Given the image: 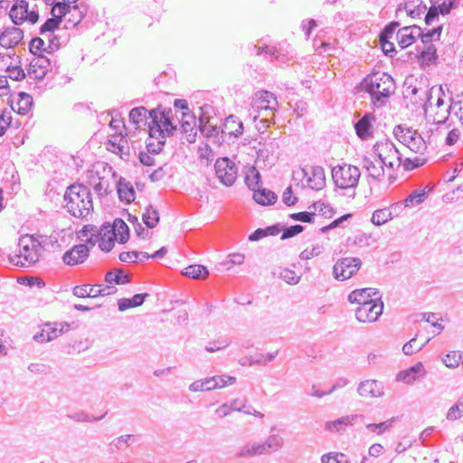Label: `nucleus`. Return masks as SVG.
I'll return each instance as SVG.
<instances>
[{"mask_svg": "<svg viewBox=\"0 0 463 463\" xmlns=\"http://www.w3.org/2000/svg\"><path fill=\"white\" fill-rule=\"evenodd\" d=\"M307 185L314 190H321L326 184L325 171L322 166H313L306 174Z\"/></svg>", "mask_w": 463, "mask_h": 463, "instance_id": "27", "label": "nucleus"}, {"mask_svg": "<svg viewBox=\"0 0 463 463\" xmlns=\"http://www.w3.org/2000/svg\"><path fill=\"white\" fill-rule=\"evenodd\" d=\"M171 117L168 113L162 111H153L152 120L149 123V140L148 147L156 152L160 150L165 144V137L170 136L175 130Z\"/></svg>", "mask_w": 463, "mask_h": 463, "instance_id": "7", "label": "nucleus"}, {"mask_svg": "<svg viewBox=\"0 0 463 463\" xmlns=\"http://www.w3.org/2000/svg\"><path fill=\"white\" fill-rule=\"evenodd\" d=\"M42 252L41 242L32 235H24L20 238L16 249L10 254V260L15 266H32L40 260Z\"/></svg>", "mask_w": 463, "mask_h": 463, "instance_id": "6", "label": "nucleus"}, {"mask_svg": "<svg viewBox=\"0 0 463 463\" xmlns=\"http://www.w3.org/2000/svg\"><path fill=\"white\" fill-rule=\"evenodd\" d=\"M450 119H456L463 127V95L458 96L450 107Z\"/></svg>", "mask_w": 463, "mask_h": 463, "instance_id": "45", "label": "nucleus"}, {"mask_svg": "<svg viewBox=\"0 0 463 463\" xmlns=\"http://www.w3.org/2000/svg\"><path fill=\"white\" fill-rule=\"evenodd\" d=\"M353 216L352 213H345L340 217L332 219L327 224L323 225L320 229V231L325 233L327 232L329 230L335 229L338 226H340L345 221H347Z\"/></svg>", "mask_w": 463, "mask_h": 463, "instance_id": "55", "label": "nucleus"}, {"mask_svg": "<svg viewBox=\"0 0 463 463\" xmlns=\"http://www.w3.org/2000/svg\"><path fill=\"white\" fill-rule=\"evenodd\" d=\"M458 3L459 0H449V3L444 2L441 5L430 6L425 16L426 23L430 24L439 14L443 15L448 14Z\"/></svg>", "mask_w": 463, "mask_h": 463, "instance_id": "29", "label": "nucleus"}, {"mask_svg": "<svg viewBox=\"0 0 463 463\" xmlns=\"http://www.w3.org/2000/svg\"><path fill=\"white\" fill-rule=\"evenodd\" d=\"M61 21L57 18L52 16V18L48 19L40 28V33L42 34L45 33H52L56 29H58L59 25L61 24Z\"/></svg>", "mask_w": 463, "mask_h": 463, "instance_id": "61", "label": "nucleus"}, {"mask_svg": "<svg viewBox=\"0 0 463 463\" xmlns=\"http://www.w3.org/2000/svg\"><path fill=\"white\" fill-rule=\"evenodd\" d=\"M462 359V354L458 351H451L446 354L443 359L444 364L449 368H457Z\"/></svg>", "mask_w": 463, "mask_h": 463, "instance_id": "51", "label": "nucleus"}, {"mask_svg": "<svg viewBox=\"0 0 463 463\" xmlns=\"http://www.w3.org/2000/svg\"><path fill=\"white\" fill-rule=\"evenodd\" d=\"M105 280L114 281L116 285H124L129 281L128 276L121 270L107 272L105 275Z\"/></svg>", "mask_w": 463, "mask_h": 463, "instance_id": "49", "label": "nucleus"}, {"mask_svg": "<svg viewBox=\"0 0 463 463\" xmlns=\"http://www.w3.org/2000/svg\"><path fill=\"white\" fill-rule=\"evenodd\" d=\"M310 211L299 212L290 214V218L294 221H298L307 223H315V217L313 209Z\"/></svg>", "mask_w": 463, "mask_h": 463, "instance_id": "59", "label": "nucleus"}, {"mask_svg": "<svg viewBox=\"0 0 463 463\" xmlns=\"http://www.w3.org/2000/svg\"><path fill=\"white\" fill-rule=\"evenodd\" d=\"M213 389H221L228 385L233 384L236 381L235 377L230 375H216L211 377Z\"/></svg>", "mask_w": 463, "mask_h": 463, "instance_id": "48", "label": "nucleus"}, {"mask_svg": "<svg viewBox=\"0 0 463 463\" xmlns=\"http://www.w3.org/2000/svg\"><path fill=\"white\" fill-rule=\"evenodd\" d=\"M80 233L86 241L98 243L104 251H110L115 242L125 243L129 238L128 227L121 219H116L112 224H104L98 232L94 226L85 225Z\"/></svg>", "mask_w": 463, "mask_h": 463, "instance_id": "2", "label": "nucleus"}, {"mask_svg": "<svg viewBox=\"0 0 463 463\" xmlns=\"http://www.w3.org/2000/svg\"><path fill=\"white\" fill-rule=\"evenodd\" d=\"M349 424L347 418H342L336 420L328 421L326 423V429L330 432H339L343 430Z\"/></svg>", "mask_w": 463, "mask_h": 463, "instance_id": "57", "label": "nucleus"}, {"mask_svg": "<svg viewBox=\"0 0 463 463\" xmlns=\"http://www.w3.org/2000/svg\"><path fill=\"white\" fill-rule=\"evenodd\" d=\"M440 27L435 28L421 35L422 46H417L419 58L422 63H429L436 60V48L432 42L439 41L440 37Z\"/></svg>", "mask_w": 463, "mask_h": 463, "instance_id": "15", "label": "nucleus"}, {"mask_svg": "<svg viewBox=\"0 0 463 463\" xmlns=\"http://www.w3.org/2000/svg\"><path fill=\"white\" fill-rule=\"evenodd\" d=\"M129 119L135 125H138L146 119V109L144 108H136L129 112Z\"/></svg>", "mask_w": 463, "mask_h": 463, "instance_id": "62", "label": "nucleus"}, {"mask_svg": "<svg viewBox=\"0 0 463 463\" xmlns=\"http://www.w3.org/2000/svg\"><path fill=\"white\" fill-rule=\"evenodd\" d=\"M283 439L278 434L268 437L263 442H254L245 445L238 453L239 457H255L268 453L269 451H278L283 446Z\"/></svg>", "mask_w": 463, "mask_h": 463, "instance_id": "12", "label": "nucleus"}, {"mask_svg": "<svg viewBox=\"0 0 463 463\" xmlns=\"http://www.w3.org/2000/svg\"><path fill=\"white\" fill-rule=\"evenodd\" d=\"M320 254H321V247L320 246L309 245L301 251L299 258L302 260H309L317 258Z\"/></svg>", "mask_w": 463, "mask_h": 463, "instance_id": "52", "label": "nucleus"}, {"mask_svg": "<svg viewBox=\"0 0 463 463\" xmlns=\"http://www.w3.org/2000/svg\"><path fill=\"white\" fill-rule=\"evenodd\" d=\"M143 222L146 227L154 228L159 222L158 212L152 206L147 207L143 213Z\"/></svg>", "mask_w": 463, "mask_h": 463, "instance_id": "46", "label": "nucleus"}, {"mask_svg": "<svg viewBox=\"0 0 463 463\" xmlns=\"http://www.w3.org/2000/svg\"><path fill=\"white\" fill-rule=\"evenodd\" d=\"M114 178L112 167L105 162H96L87 170L86 179L99 194H107Z\"/></svg>", "mask_w": 463, "mask_h": 463, "instance_id": "9", "label": "nucleus"}, {"mask_svg": "<svg viewBox=\"0 0 463 463\" xmlns=\"http://www.w3.org/2000/svg\"><path fill=\"white\" fill-rule=\"evenodd\" d=\"M392 219V213L391 208L385 207L375 210L371 218V222L376 225L381 226Z\"/></svg>", "mask_w": 463, "mask_h": 463, "instance_id": "42", "label": "nucleus"}, {"mask_svg": "<svg viewBox=\"0 0 463 463\" xmlns=\"http://www.w3.org/2000/svg\"><path fill=\"white\" fill-rule=\"evenodd\" d=\"M9 17L16 25L34 24L39 20L37 11L26 0H16L9 11Z\"/></svg>", "mask_w": 463, "mask_h": 463, "instance_id": "13", "label": "nucleus"}, {"mask_svg": "<svg viewBox=\"0 0 463 463\" xmlns=\"http://www.w3.org/2000/svg\"><path fill=\"white\" fill-rule=\"evenodd\" d=\"M24 38L22 29L13 26L5 28L0 34V44L5 48H13L18 45Z\"/></svg>", "mask_w": 463, "mask_h": 463, "instance_id": "23", "label": "nucleus"}, {"mask_svg": "<svg viewBox=\"0 0 463 463\" xmlns=\"http://www.w3.org/2000/svg\"><path fill=\"white\" fill-rule=\"evenodd\" d=\"M89 256V249L84 244L73 246L63 255V261L70 266L82 263Z\"/></svg>", "mask_w": 463, "mask_h": 463, "instance_id": "24", "label": "nucleus"}, {"mask_svg": "<svg viewBox=\"0 0 463 463\" xmlns=\"http://www.w3.org/2000/svg\"><path fill=\"white\" fill-rule=\"evenodd\" d=\"M453 120L449 119L448 121L438 125L435 128H430L432 132H436L439 137H445L446 144L452 146L458 142L461 136V132L455 127H452Z\"/></svg>", "mask_w": 463, "mask_h": 463, "instance_id": "19", "label": "nucleus"}, {"mask_svg": "<svg viewBox=\"0 0 463 463\" xmlns=\"http://www.w3.org/2000/svg\"><path fill=\"white\" fill-rule=\"evenodd\" d=\"M435 318L434 315H422V320H424L427 324L424 325L422 330L419 331L417 334L420 335L419 339H420L421 336H425L428 335H430L431 337L435 335L436 334H439L441 330L440 325L437 324L433 319Z\"/></svg>", "mask_w": 463, "mask_h": 463, "instance_id": "37", "label": "nucleus"}, {"mask_svg": "<svg viewBox=\"0 0 463 463\" xmlns=\"http://www.w3.org/2000/svg\"><path fill=\"white\" fill-rule=\"evenodd\" d=\"M253 198L261 205H271L276 203L277 195L270 190L265 188L254 189Z\"/></svg>", "mask_w": 463, "mask_h": 463, "instance_id": "36", "label": "nucleus"}, {"mask_svg": "<svg viewBox=\"0 0 463 463\" xmlns=\"http://www.w3.org/2000/svg\"><path fill=\"white\" fill-rule=\"evenodd\" d=\"M49 5H52V16L57 18L61 22L62 18H65L66 15H68L72 9V6L71 5V3H68L66 1L62 2H54L53 0H46Z\"/></svg>", "mask_w": 463, "mask_h": 463, "instance_id": "34", "label": "nucleus"}, {"mask_svg": "<svg viewBox=\"0 0 463 463\" xmlns=\"http://www.w3.org/2000/svg\"><path fill=\"white\" fill-rule=\"evenodd\" d=\"M245 184L252 191L256 189L260 181V175L253 165H248L244 168Z\"/></svg>", "mask_w": 463, "mask_h": 463, "instance_id": "41", "label": "nucleus"}, {"mask_svg": "<svg viewBox=\"0 0 463 463\" xmlns=\"http://www.w3.org/2000/svg\"><path fill=\"white\" fill-rule=\"evenodd\" d=\"M374 119L373 117L370 115L364 116L358 122L355 124V131L357 136L362 139H367L373 135V127L372 121Z\"/></svg>", "mask_w": 463, "mask_h": 463, "instance_id": "32", "label": "nucleus"}, {"mask_svg": "<svg viewBox=\"0 0 463 463\" xmlns=\"http://www.w3.org/2000/svg\"><path fill=\"white\" fill-rule=\"evenodd\" d=\"M118 194L119 199L127 203H130L135 201L136 192L133 185L123 178L118 181Z\"/></svg>", "mask_w": 463, "mask_h": 463, "instance_id": "31", "label": "nucleus"}, {"mask_svg": "<svg viewBox=\"0 0 463 463\" xmlns=\"http://www.w3.org/2000/svg\"><path fill=\"white\" fill-rule=\"evenodd\" d=\"M277 108L276 96L268 90H260L252 97L250 116L254 122L260 121L266 127L273 119Z\"/></svg>", "mask_w": 463, "mask_h": 463, "instance_id": "5", "label": "nucleus"}, {"mask_svg": "<svg viewBox=\"0 0 463 463\" xmlns=\"http://www.w3.org/2000/svg\"><path fill=\"white\" fill-rule=\"evenodd\" d=\"M309 209H313L315 223L317 222L321 225L327 224L334 219L336 213L333 206L321 201L315 202Z\"/></svg>", "mask_w": 463, "mask_h": 463, "instance_id": "20", "label": "nucleus"}, {"mask_svg": "<svg viewBox=\"0 0 463 463\" xmlns=\"http://www.w3.org/2000/svg\"><path fill=\"white\" fill-rule=\"evenodd\" d=\"M402 156L395 145L387 138L377 140L372 151L364 158V168L369 177L392 183L393 172L402 165Z\"/></svg>", "mask_w": 463, "mask_h": 463, "instance_id": "1", "label": "nucleus"}, {"mask_svg": "<svg viewBox=\"0 0 463 463\" xmlns=\"http://www.w3.org/2000/svg\"><path fill=\"white\" fill-rule=\"evenodd\" d=\"M419 337L420 335L417 334L415 337L403 345L402 350L406 354H412L418 352L431 339L430 335L421 336L420 339Z\"/></svg>", "mask_w": 463, "mask_h": 463, "instance_id": "35", "label": "nucleus"}, {"mask_svg": "<svg viewBox=\"0 0 463 463\" xmlns=\"http://www.w3.org/2000/svg\"><path fill=\"white\" fill-rule=\"evenodd\" d=\"M320 460L321 463H348L345 456L343 453L337 452L324 454Z\"/></svg>", "mask_w": 463, "mask_h": 463, "instance_id": "54", "label": "nucleus"}, {"mask_svg": "<svg viewBox=\"0 0 463 463\" xmlns=\"http://www.w3.org/2000/svg\"><path fill=\"white\" fill-rule=\"evenodd\" d=\"M190 389L194 392H205V391L213 390L211 377L198 380V381L193 383L190 386Z\"/></svg>", "mask_w": 463, "mask_h": 463, "instance_id": "58", "label": "nucleus"}, {"mask_svg": "<svg viewBox=\"0 0 463 463\" xmlns=\"http://www.w3.org/2000/svg\"><path fill=\"white\" fill-rule=\"evenodd\" d=\"M398 26V23H392L380 35L382 50L385 54H392L395 51L394 44L391 40L394 38V30Z\"/></svg>", "mask_w": 463, "mask_h": 463, "instance_id": "28", "label": "nucleus"}, {"mask_svg": "<svg viewBox=\"0 0 463 463\" xmlns=\"http://www.w3.org/2000/svg\"><path fill=\"white\" fill-rule=\"evenodd\" d=\"M97 296L99 297H109L115 295L118 289L114 286H106L105 284H96Z\"/></svg>", "mask_w": 463, "mask_h": 463, "instance_id": "63", "label": "nucleus"}, {"mask_svg": "<svg viewBox=\"0 0 463 463\" xmlns=\"http://www.w3.org/2000/svg\"><path fill=\"white\" fill-rule=\"evenodd\" d=\"M383 310V302L381 299H375L367 305L358 307L355 310V317L360 323H373L382 315Z\"/></svg>", "mask_w": 463, "mask_h": 463, "instance_id": "16", "label": "nucleus"}, {"mask_svg": "<svg viewBox=\"0 0 463 463\" xmlns=\"http://www.w3.org/2000/svg\"><path fill=\"white\" fill-rule=\"evenodd\" d=\"M393 135L409 153L414 155L404 159L402 166L405 170H413L425 164L427 143L420 133L410 128L397 126L393 129Z\"/></svg>", "mask_w": 463, "mask_h": 463, "instance_id": "3", "label": "nucleus"}, {"mask_svg": "<svg viewBox=\"0 0 463 463\" xmlns=\"http://www.w3.org/2000/svg\"><path fill=\"white\" fill-rule=\"evenodd\" d=\"M332 178L340 189H349L356 186L360 179V170L357 166L343 164L332 169Z\"/></svg>", "mask_w": 463, "mask_h": 463, "instance_id": "11", "label": "nucleus"}, {"mask_svg": "<svg viewBox=\"0 0 463 463\" xmlns=\"http://www.w3.org/2000/svg\"><path fill=\"white\" fill-rule=\"evenodd\" d=\"M278 54L279 50L275 46L265 45L257 48V55L264 61H272L273 59H277Z\"/></svg>", "mask_w": 463, "mask_h": 463, "instance_id": "47", "label": "nucleus"}, {"mask_svg": "<svg viewBox=\"0 0 463 463\" xmlns=\"http://www.w3.org/2000/svg\"><path fill=\"white\" fill-rule=\"evenodd\" d=\"M361 267L362 260L359 258H340L333 266V276L337 280L345 281L355 275Z\"/></svg>", "mask_w": 463, "mask_h": 463, "instance_id": "14", "label": "nucleus"}, {"mask_svg": "<svg viewBox=\"0 0 463 463\" xmlns=\"http://www.w3.org/2000/svg\"><path fill=\"white\" fill-rule=\"evenodd\" d=\"M70 329L71 326L66 323H47L41 327L33 338L40 343L49 342L58 338Z\"/></svg>", "mask_w": 463, "mask_h": 463, "instance_id": "18", "label": "nucleus"}, {"mask_svg": "<svg viewBox=\"0 0 463 463\" xmlns=\"http://www.w3.org/2000/svg\"><path fill=\"white\" fill-rule=\"evenodd\" d=\"M64 207L72 216L84 218L93 211L90 189L80 184L70 185L64 194Z\"/></svg>", "mask_w": 463, "mask_h": 463, "instance_id": "4", "label": "nucleus"}, {"mask_svg": "<svg viewBox=\"0 0 463 463\" xmlns=\"http://www.w3.org/2000/svg\"><path fill=\"white\" fill-rule=\"evenodd\" d=\"M425 372L423 369V365L420 363H418L416 365L411 367L408 370L401 372L398 374V378L400 380L404 381L406 383H412L414 381L421 378L424 375Z\"/></svg>", "mask_w": 463, "mask_h": 463, "instance_id": "33", "label": "nucleus"}, {"mask_svg": "<svg viewBox=\"0 0 463 463\" xmlns=\"http://www.w3.org/2000/svg\"><path fill=\"white\" fill-rule=\"evenodd\" d=\"M358 393L363 398L373 399L383 394V387L376 380H366L359 385Z\"/></svg>", "mask_w": 463, "mask_h": 463, "instance_id": "25", "label": "nucleus"}, {"mask_svg": "<svg viewBox=\"0 0 463 463\" xmlns=\"http://www.w3.org/2000/svg\"><path fill=\"white\" fill-rule=\"evenodd\" d=\"M12 111L4 109L0 113V137L4 136L11 126Z\"/></svg>", "mask_w": 463, "mask_h": 463, "instance_id": "56", "label": "nucleus"}, {"mask_svg": "<svg viewBox=\"0 0 463 463\" xmlns=\"http://www.w3.org/2000/svg\"><path fill=\"white\" fill-rule=\"evenodd\" d=\"M381 299L379 292L373 288H364L354 289L348 295V300L352 304H356L358 307L367 305L371 301Z\"/></svg>", "mask_w": 463, "mask_h": 463, "instance_id": "21", "label": "nucleus"}, {"mask_svg": "<svg viewBox=\"0 0 463 463\" xmlns=\"http://www.w3.org/2000/svg\"><path fill=\"white\" fill-rule=\"evenodd\" d=\"M191 119L192 123L185 121L181 126L183 133L182 138L188 143L194 142L197 134L194 118H191Z\"/></svg>", "mask_w": 463, "mask_h": 463, "instance_id": "43", "label": "nucleus"}, {"mask_svg": "<svg viewBox=\"0 0 463 463\" xmlns=\"http://www.w3.org/2000/svg\"><path fill=\"white\" fill-rule=\"evenodd\" d=\"M183 274L194 279H206L209 276V270L206 267L200 264H193L184 268Z\"/></svg>", "mask_w": 463, "mask_h": 463, "instance_id": "38", "label": "nucleus"}, {"mask_svg": "<svg viewBox=\"0 0 463 463\" xmlns=\"http://www.w3.org/2000/svg\"><path fill=\"white\" fill-rule=\"evenodd\" d=\"M393 421H394V420L391 419V420L383 421L381 423H370V424H367L366 428L371 432L380 435V434L385 432L387 430H389L392 427Z\"/></svg>", "mask_w": 463, "mask_h": 463, "instance_id": "53", "label": "nucleus"}, {"mask_svg": "<svg viewBox=\"0 0 463 463\" xmlns=\"http://www.w3.org/2000/svg\"><path fill=\"white\" fill-rule=\"evenodd\" d=\"M272 358L271 355L266 354L263 349L256 348L250 351V364H264L270 361Z\"/></svg>", "mask_w": 463, "mask_h": 463, "instance_id": "50", "label": "nucleus"}, {"mask_svg": "<svg viewBox=\"0 0 463 463\" xmlns=\"http://www.w3.org/2000/svg\"><path fill=\"white\" fill-rule=\"evenodd\" d=\"M444 93L441 90L431 91L424 106L426 120L433 126L448 121V104L444 100Z\"/></svg>", "mask_w": 463, "mask_h": 463, "instance_id": "10", "label": "nucleus"}, {"mask_svg": "<svg viewBox=\"0 0 463 463\" xmlns=\"http://www.w3.org/2000/svg\"><path fill=\"white\" fill-rule=\"evenodd\" d=\"M45 43L43 39L37 37L33 38L29 45L30 52L38 56H42L43 52L45 51Z\"/></svg>", "mask_w": 463, "mask_h": 463, "instance_id": "60", "label": "nucleus"}, {"mask_svg": "<svg viewBox=\"0 0 463 463\" xmlns=\"http://www.w3.org/2000/svg\"><path fill=\"white\" fill-rule=\"evenodd\" d=\"M427 194L426 189L416 190L404 199L403 204L405 207L420 204L425 201Z\"/></svg>", "mask_w": 463, "mask_h": 463, "instance_id": "44", "label": "nucleus"}, {"mask_svg": "<svg viewBox=\"0 0 463 463\" xmlns=\"http://www.w3.org/2000/svg\"><path fill=\"white\" fill-rule=\"evenodd\" d=\"M426 6L422 5L419 1H409L404 4L403 7H400V12H405L411 18H419L425 11Z\"/></svg>", "mask_w": 463, "mask_h": 463, "instance_id": "39", "label": "nucleus"}, {"mask_svg": "<svg viewBox=\"0 0 463 463\" xmlns=\"http://www.w3.org/2000/svg\"><path fill=\"white\" fill-rule=\"evenodd\" d=\"M215 172L219 180L225 185H232L238 174L236 165L227 157L220 158L215 163Z\"/></svg>", "mask_w": 463, "mask_h": 463, "instance_id": "17", "label": "nucleus"}, {"mask_svg": "<svg viewBox=\"0 0 463 463\" xmlns=\"http://www.w3.org/2000/svg\"><path fill=\"white\" fill-rule=\"evenodd\" d=\"M72 294L79 298H96V284H82L73 288Z\"/></svg>", "mask_w": 463, "mask_h": 463, "instance_id": "40", "label": "nucleus"}, {"mask_svg": "<svg viewBox=\"0 0 463 463\" xmlns=\"http://www.w3.org/2000/svg\"><path fill=\"white\" fill-rule=\"evenodd\" d=\"M420 29L416 26H406L396 33L394 32V38L397 41L398 45L404 49L411 46L418 36H421Z\"/></svg>", "mask_w": 463, "mask_h": 463, "instance_id": "22", "label": "nucleus"}, {"mask_svg": "<svg viewBox=\"0 0 463 463\" xmlns=\"http://www.w3.org/2000/svg\"><path fill=\"white\" fill-rule=\"evenodd\" d=\"M361 88L370 94L373 101H379L393 92L394 81L390 75L377 71L367 75L363 80Z\"/></svg>", "mask_w": 463, "mask_h": 463, "instance_id": "8", "label": "nucleus"}, {"mask_svg": "<svg viewBox=\"0 0 463 463\" xmlns=\"http://www.w3.org/2000/svg\"><path fill=\"white\" fill-rule=\"evenodd\" d=\"M243 129L242 122L237 117L231 115L224 121L222 132L229 136L238 137L243 133Z\"/></svg>", "mask_w": 463, "mask_h": 463, "instance_id": "30", "label": "nucleus"}, {"mask_svg": "<svg viewBox=\"0 0 463 463\" xmlns=\"http://www.w3.org/2000/svg\"><path fill=\"white\" fill-rule=\"evenodd\" d=\"M463 416V402L451 407L448 412V419L455 420Z\"/></svg>", "mask_w": 463, "mask_h": 463, "instance_id": "64", "label": "nucleus"}, {"mask_svg": "<svg viewBox=\"0 0 463 463\" xmlns=\"http://www.w3.org/2000/svg\"><path fill=\"white\" fill-rule=\"evenodd\" d=\"M13 111L19 115H26L33 107V98L25 92H20L16 99L10 100Z\"/></svg>", "mask_w": 463, "mask_h": 463, "instance_id": "26", "label": "nucleus"}]
</instances>
